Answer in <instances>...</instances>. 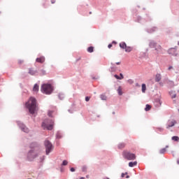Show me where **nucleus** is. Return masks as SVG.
Returning <instances> with one entry per match:
<instances>
[{
	"instance_id": "nucleus-1",
	"label": "nucleus",
	"mask_w": 179,
	"mask_h": 179,
	"mask_svg": "<svg viewBox=\"0 0 179 179\" xmlns=\"http://www.w3.org/2000/svg\"><path fill=\"white\" fill-rule=\"evenodd\" d=\"M26 107L28 108L30 114H34L37 111V101L36 98L31 97L29 101L26 103Z\"/></svg>"
},
{
	"instance_id": "nucleus-2",
	"label": "nucleus",
	"mask_w": 179,
	"mask_h": 179,
	"mask_svg": "<svg viewBox=\"0 0 179 179\" xmlns=\"http://www.w3.org/2000/svg\"><path fill=\"white\" fill-rule=\"evenodd\" d=\"M43 129H47L48 131H52L54 129V120L50 119H45L41 124Z\"/></svg>"
},
{
	"instance_id": "nucleus-3",
	"label": "nucleus",
	"mask_w": 179,
	"mask_h": 179,
	"mask_svg": "<svg viewBox=\"0 0 179 179\" xmlns=\"http://www.w3.org/2000/svg\"><path fill=\"white\" fill-rule=\"evenodd\" d=\"M52 90H54V89L50 84H43L41 88V91L44 94H51V93H52Z\"/></svg>"
},
{
	"instance_id": "nucleus-4",
	"label": "nucleus",
	"mask_w": 179,
	"mask_h": 179,
	"mask_svg": "<svg viewBox=\"0 0 179 179\" xmlns=\"http://www.w3.org/2000/svg\"><path fill=\"white\" fill-rule=\"evenodd\" d=\"M37 156H38V152H37V149L34 148L29 151L27 154V159L29 162H33V160H34V159H36Z\"/></svg>"
},
{
	"instance_id": "nucleus-5",
	"label": "nucleus",
	"mask_w": 179,
	"mask_h": 179,
	"mask_svg": "<svg viewBox=\"0 0 179 179\" xmlns=\"http://www.w3.org/2000/svg\"><path fill=\"white\" fill-rule=\"evenodd\" d=\"M122 156L127 160H135L136 159V155L129 151L124 150L122 152Z\"/></svg>"
},
{
	"instance_id": "nucleus-6",
	"label": "nucleus",
	"mask_w": 179,
	"mask_h": 179,
	"mask_svg": "<svg viewBox=\"0 0 179 179\" xmlns=\"http://www.w3.org/2000/svg\"><path fill=\"white\" fill-rule=\"evenodd\" d=\"M45 148L46 149V155H50L52 150V144L48 140L45 141Z\"/></svg>"
},
{
	"instance_id": "nucleus-7",
	"label": "nucleus",
	"mask_w": 179,
	"mask_h": 179,
	"mask_svg": "<svg viewBox=\"0 0 179 179\" xmlns=\"http://www.w3.org/2000/svg\"><path fill=\"white\" fill-rule=\"evenodd\" d=\"M177 124V121L176 120H169L167 125H166V129H169V128H171L173 127H174V125Z\"/></svg>"
},
{
	"instance_id": "nucleus-8",
	"label": "nucleus",
	"mask_w": 179,
	"mask_h": 179,
	"mask_svg": "<svg viewBox=\"0 0 179 179\" xmlns=\"http://www.w3.org/2000/svg\"><path fill=\"white\" fill-rule=\"evenodd\" d=\"M155 51H157V54H163V48H162L160 45H157V47H155Z\"/></svg>"
},
{
	"instance_id": "nucleus-9",
	"label": "nucleus",
	"mask_w": 179,
	"mask_h": 179,
	"mask_svg": "<svg viewBox=\"0 0 179 179\" xmlns=\"http://www.w3.org/2000/svg\"><path fill=\"white\" fill-rule=\"evenodd\" d=\"M20 128H21L22 131L26 132L27 134L29 132V128L26 127L23 124H20Z\"/></svg>"
},
{
	"instance_id": "nucleus-10",
	"label": "nucleus",
	"mask_w": 179,
	"mask_h": 179,
	"mask_svg": "<svg viewBox=\"0 0 179 179\" xmlns=\"http://www.w3.org/2000/svg\"><path fill=\"white\" fill-rule=\"evenodd\" d=\"M176 52H177V50L176 48H171L168 50V53L171 55H176Z\"/></svg>"
},
{
	"instance_id": "nucleus-11",
	"label": "nucleus",
	"mask_w": 179,
	"mask_h": 179,
	"mask_svg": "<svg viewBox=\"0 0 179 179\" xmlns=\"http://www.w3.org/2000/svg\"><path fill=\"white\" fill-rule=\"evenodd\" d=\"M36 61L39 64H43L45 61V58L44 57H38Z\"/></svg>"
},
{
	"instance_id": "nucleus-12",
	"label": "nucleus",
	"mask_w": 179,
	"mask_h": 179,
	"mask_svg": "<svg viewBox=\"0 0 179 179\" xmlns=\"http://www.w3.org/2000/svg\"><path fill=\"white\" fill-rule=\"evenodd\" d=\"M150 48H156L157 47V43H155V41H151L150 43Z\"/></svg>"
},
{
	"instance_id": "nucleus-13",
	"label": "nucleus",
	"mask_w": 179,
	"mask_h": 179,
	"mask_svg": "<svg viewBox=\"0 0 179 179\" xmlns=\"http://www.w3.org/2000/svg\"><path fill=\"white\" fill-rule=\"evenodd\" d=\"M29 75H36L37 73V71L34 70V69H29Z\"/></svg>"
},
{
	"instance_id": "nucleus-14",
	"label": "nucleus",
	"mask_w": 179,
	"mask_h": 179,
	"mask_svg": "<svg viewBox=\"0 0 179 179\" xmlns=\"http://www.w3.org/2000/svg\"><path fill=\"white\" fill-rule=\"evenodd\" d=\"M169 94H170L171 99H176V97H177V94H176V92L171 91L169 92Z\"/></svg>"
},
{
	"instance_id": "nucleus-15",
	"label": "nucleus",
	"mask_w": 179,
	"mask_h": 179,
	"mask_svg": "<svg viewBox=\"0 0 179 179\" xmlns=\"http://www.w3.org/2000/svg\"><path fill=\"white\" fill-rule=\"evenodd\" d=\"M120 48L125 50V48H127V43H125V42H122L120 43Z\"/></svg>"
},
{
	"instance_id": "nucleus-16",
	"label": "nucleus",
	"mask_w": 179,
	"mask_h": 179,
	"mask_svg": "<svg viewBox=\"0 0 179 179\" xmlns=\"http://www.w3.org/2000/svg\"><path fill=\"white\" fill-rule=\"evenodd\" d=\"M155 80L157 82H160L162 80V75L161 74H157L155 76Z\"/></svg>"
},
{
	"instance_id": "nucleus-17",
	"label": "nucleus",
	"mask_w": 179,
	"mask_h": 179,
	"mask_svg": "<svg viewBox=\"0 0 179 179\" xmlns=\"http://www.w3.org/2000/svg\"><path fill=\"white\" fill-rule=\"evenodd\" d=\"M126 145L124 143H120L117 145L118 149H124L125 148Z\"/></svg>"
},
{
	"instance_id": "nucleus-18",
	"label": "nucleus",
	"mask_w": 179,
	"mask_h": 179,
	"mask_svg": "<svg viewBox=\"0 0 179 179\" xmlns=\"http://www.w3.org/2000/svg\"><path fill=\"white\" fill-rule=\"evenodd\" d=\"M138 162L135 161L134 162H129V167H134V166H137Z\"/></svg>"
},
{
	"instance_id": "nucleus-19",
	"label": "nucleus",
	"mask_w": 179,
	"mask_h": 179,
	"mask_svg": "<svg viewBox=\"0 0 179 179\" xmlns=\"http://www.w3.org/2000/svg\"><path fill=\"white\" fill-rule=\"evenodd\" d=\"M117 93L119 96H122V88L121 87H118Z\"/></svg>"
},
{
	"instance_id": "nucleus-20",
	"label": "nucleus",
	"mask_w": 179,
	"mask_h": 179,
	"mask_svg": "<svg viewBox=\"0 0 179 179\" xmlns=\"http://www.w3.org/2000/svg\"><path fill=\"white\" fill-rule=\"evenodd\" d=\"M33 92H38V85L35 84L33 87Z\"/></svg>"
},
{
	"instance_id": "nucleus-21",
	"label": "nucleus",
	"mask_w": 179,
	"mask_h": 179,
	"mask_svg": "<svg viewBox=\"0 0 179 179\" xmlns=\"http://www.w3.org/2000/svg\"><path fill=\"white\" fill-rule=\"evenodd\" d=\"M125 51H126V52H131V51H132V48H131V47H129V46H126V48H125Z\"/></svg>"
},
{
	"instance_id": "nucleus-22",
	"label": "nucleus",
	"mask_w": 179,
	"mask_h": 179,
	"mask_svg": "<svg viewBox=\"0 0 179 179\" xmlns=\"http://www.w3.org/2000/svg\"><path fill=\"white\" fill-rule=\"evenodd\" d=\"M152 108V106H150V105H149V104H147L146 106H145V111H150V109Z\"/></svg>"
},
{
	"instance_id": "nucleus-23",
	"label": "nucleus",
	"mask_w": 179,
	"mask_h": 179,
	"mask_svg": "<svg viewBox=\"0 0 179 179\" xmlns=\"http://www.w3.org/2000/svg\"><path fill=\"white\" fill-rule=\"evenodd\" d=\"M94 50V48L93 46H90L87 48V52H93Z\"/></svg>"
},
{
	"instance_id": "nucleus-24",
	"label": "nucleus",
	"mask_w": 179,
	"mask_h": 179,
	"mask_svg": "<svg viewBox=\"0 0 179 179\" xmlns=\"http://www.w3.org/2000/svg\"><path fill=\"white\" fill-rule=\"evenodd\" d=\"M146 92V85L142 84V92L145 93Z\"/></svg>"
},
{
	"instance_id": "nucleus-25",
	"label": "nucleus",
	"mask_w": 179,
	"mask_h": 179,
	"mask_svg": "<svg viewBox=\"0 0 179 179\" xmlns=\"http://www.w3.org/2000/svg\"><path fill=\"white\" fill-rule=\"evenodd\" d=\"M172 141H174L175 142H178L179 141V137L177 136H174L172 137Z\"/></svg>"
},
{
	"instance_id": "nucleus-26",
	"label": "nucleus",
	"mask_w": 179,
	"mask_h": 179,
	"mask_svg": "<svg viewBox=\"0 0 179 179\" xmlns=\"http://www.w3.org/2000/svg\"><path fill=\"white\" fill-rule=\"evenodd\" d=\"M100 97H101V100H107V96H106L104 94H101Z\"/></svg>"
},
{
	"instance_id": "nucleus-27",
	"label": "nucleus",
	"mask_w": 179,
	"mask_h": 179,
	"mask_svg": "<svg viewBox=\"0 0 179 179\" xmlns=\"http://www.w3.org/2000/svg\"><path fill=\"white\" fill-rule=\"evenodd\" d=\"M67 165H68V161L64 160L62 164V166H67Z\"/></svg>"
},
{
	"instance_id": "nucleus-28",
	"label": "nucleus",
	"mask_w": 179,
	"mask_h": 179,
	"mask_svg": "<svg viewBox=\"0 0 179 179\" xmlns=\"http://www.w3.org/2000/svg\"><path fill=\"white\" fill-rule=\"evenodd\" d=\"M114 76L116 79H118L119 80H121V78L118 75L115 74Z\"/></svg>"
},
{
	"instance_id": "nucleus-29",
	"label": "nucleus",
	"mask_w": 179,
	"mask_h": 179,
	"mask_svg": "<svg viewBox=\"0 0 179 179\" xmlns=\"http://www.w3.org/2000/svg\"><path fill=\"white\" fill-rule=\"evenodd\" d=\"M166 152V148H163L160 150V153H164Z\"/></svg>"
},
{
	"instance_id": "nucleus-30",
	"label": "nucleus",
	"mask_w": 179,
	"mask_h": 179,
	"mask_svg": "<svg viewBox=\"0 0 179 179\" xmlns=\"http://www.w3.org/2000/svg\"><path fill=\"white\" fill-rule=\"evenodd\" d=\"M127 174H128V173H122V176H121L122 178H124V177H125V176H127Z\"/></svg>"
},
{
	"instance_id": "nucleus-31",
	"label": "nucleus",
	"mask_w": 179,
	"mask_h": 179,
	"mask_svg": "<svg viewBox=\"0 0 179 179\" xmlns=\"http://www.w3.org/2000/svg\"><path fill=\"white\" fill-rule=\"evenodd\" d=\"M89 100H90V97L86 96L85 97V101H89Z\"/></svg>"
},
{
	"instance_id": "nucleus-32",
	"label": "nucleus",
	"mask_w": 179,
	"mask_h": 179,
	"mask_svg": "<svg viewBox=\"0 0 179 179\" xmlns=\"http://www.w3.org/2000/svg\"><path fill=\"white\" fill-rule=\"evenodd\" d=\"M51 115H52V111H49L48 112V116L51 117Z\"/></svg>"
},
{
	"instance_id": "nucleus-33",
	"label": "nucleus",
	"mask_w": 179,
	"mask_h": 179,
	"mask_svg": "<svg viewBox=\"0 0 179 179\" xmlns=\"http://www.w3.org/2000/svg\"><path fill=\"white\" fill-rule=\"evenodd\" d=\"M18 64H19L20 65H22V64H23V60H19V61H18Z\"/></svg>"
},
{
	"instance_id": "nucleus-34",
	"label": "nucleus",
	"mask_w": 179,
	"mask_h": 179,
	"mask_svg": "<svg viewBox=\"0 0 179 179\" xmlns=\"http://www.w3.org/2000/svg\"><path fill=\"white\" fill-rule=\"evenodd\" d=\"M120 78L121 80L124 79V75H122V73H120Z\"/></svg>"
},
{
	"instance_id": "nucleus-35",
	"label": "nucleus",
	"mask_w": 179,
	"mask_h": 179,
	"mask_svg": "<svg viewBox=\"0 0 179 179\" xmlns=\"http://www.w3.org/2000/svg\"><path fill=\"white\" fill-rule=\"evenodd\" d=\"M41 72L42 75H45V71L41 70Z\"/></svg>"
},
{
	"instance_id": "nucleus-36",
	"label": "nucleus",
	"mask_w": 179,
	"mask_h": 179,
	"mask_svg": "<svg viewBox=\"0 0 179 179\" xmlns=\"http://www.w3.org/2000/svg\"><path fill=\"white\" fill-rule=\"evenodd\" d=\"M70 171H71V172H73V171H75L74 168H71Z\"/></svg>"
},
{
	"instance_id": "nucleus-37",
	"label": "nucleus",
	"mask_w": 179,
	"mask_h": 179,
	"mask_svg": "<svg viewBox=\"0 0 179 179\" xmlns=\"http://www.w3.org/2000/svg\"><path fill=\"white\" fill-rule=\"evenodd\" d=\"M111 47H113V45H112V44H109V45H108V48H111Z\"/></svg>"
},
{
	"instance_id": "nucleus-38",
	"label": "nucleus",
	"mask_w": 179,
	"mask_h": 179,
	"mask_svg": "<svg viewBox=\"0 0 179 179\" xmlns=\"http://www.w3.org/2000/svg\"><path fill=\"white\" fill-rule=\"evenodd\" d=\"M168 69H169V71H171V69H173V66H169Z\"/></svg>"
},
{
	"instance_id": "nucleus-39",
	"label": "nucleus",
	"mask_w": 179,
	"mask_h": 179,
	"mask_svg": "<svg viewBox=\"0 0 179 179\" xmlns=\"http://www.w3.org/2000/svg\"><path fill=\"white\" fill-rule=\"evenodd\" d=\"M34 146H36V144H31V148H34Z\"/></svg>"
},
{
	"instance_id": "nucleus-40",
	"label": "nucleus",
	"mask_w": 179,
	"mask_h": 179,
	"mask_svg": "<svg viewBox=\"0 0 179 179\" xmlns=\"http://www.w3.org/2000/svg\"><path fill=\"white\" fill-rule=\"evenodd\" d=\"M121 62H116V65H120Z\"/></svg>"
},
{
	"instance_id": "nucleus-41",
	"label": "nucleus",
	"mask_w": 179,
	"mask_h": 179,
	"mask_svg": "<svg viewBox=\"0 0 179 179\" xmlns=\"http://www.w3.org/2000/svg\"><path fill=\"white\" fill-rule=\"evenodd\" d=\"M113 44H117V42L113 41Z\"/></svg>"
},
{
	"instance_id": "nucleus-42",
	"label": "nucleus",
	"mask_w": 179,
	"mask_h": 179,
	"mask_svg": "<svg viewBox=\"0 0 179 179\" xmlns=\"http://www.w3.org/2000/svg\"><path fill=\"white\" fill-rule=\"evenodd\" d=\"M52 3H55V1H52Z\"/></svg>"
},
{
	"instance_id": "nucleus-43",
	"label": "nucleus",
	"mask_w": 179,
	"mask_h": 179,
	"mask_svg": "<svg viewBox=\"0 0 179 179\" xmlns=\"http://www.w3.org/2000/svg\"><path fill=\"white\" fill-rule=\"evenodd\" d=\"M129 178V176H126V178Z\"/></svg>"
},
{
	"instance_id": "nucleus-44",
	"label": "nucleus",
	"mask_w": 179,
	"mask_h": 179,
	"mask_svg": "<svg viewBox=\"0 0 179 179\" xmlns=\"http://www.w3.org/2000/svg\"><path fill=\"white\" fill-rule=\"evenodd\" d=\"M80 179H85V178H84V177H82V178H80Z\"/></svg>"
},
{
	"instance_id": "nucleus-45",
	"label": "nucleus",
	"mask_w": 179,
	"mask_h": 179,
	"mask_svg": "<svg viewBox=\"0 0 179 179\" xmlns=\"http://www.w3.org/2000/svg\"><path fill=\"white\" fill-rule=\"evenodd\" d=\"M87 178H89V176H87Z\"/></svg>"
},
{
	"instance_id": "nucleus-46",
	"label": "nucleus",
	"mask_w": 179,
	"mask_h": 179,
	"mask_svg": "<svg viewBox=\"0 0 179 179\" xmlns=\"http://www.w3.org/2000/svg\"><path fill=\"white\" fill-rule=\"evenodd\" d=\"M178 111H179V109H178Z\"/></svg>"
}]
</instances>
